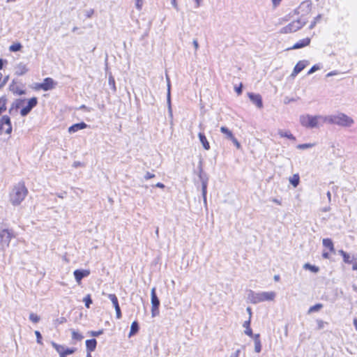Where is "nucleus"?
Segmentation results:
<instances>
[{
  "mask_svg": "<svg viewBox=\"0 0 357 357\" xmlns=\"http://www.w3.org/2000/svg\"><path fill=\"white\" fill-rule=\"evenodd\" d=\"M307 22V18H299L289 23L288 25L282 28L280 32L282 33H289L295 32L301 29Z\"/></svg>",
  "mask_w": 357,
  "mask_h": 357,
  "instance_id": "5",
  "label": "nucleus"
},
{
  "mask_svg": "<svg viewBox=\"0 0 357 357\" xmlns=\"http://www.w3.org/2000/svg\"><path fill=\"white\" fill-rule=\"evenodd\" d=\"M307 65V61H298L296 64L291 76L296 77L300 72H301L306 67Z\"/></svg>",
  "mask_w": 357,
  "mask_h": 357,
  "instance_id": "14",
  "label": "nucleus"
},
{
  "mask_svg": "<svg viewBox=\"0 0 357 357\" xmlns=\"http://www.w3.org/2000/svg\"><path fill=\"white\" fill-rule=\"evenodd\" d=\"M259 337V334H255L253 337L255 342V351L256 353H260L261 351V344Z\"/></svg>",
  "mask_w": 357,
  "mask_h": 357,
  "instance_id": "23",
  "label": "nucleus"
},
{
  "mask_svg": "<svg viewBox=\"0 0 357 357\" xmlns=\"http://www.w3.org/2000/svg\"><path fill=\"white\" fill-rule=\"evenodd\" d=\"M167 102L168 105V111H169V116L171 117H172V107H171V92H170L171 85H170V82H169V79L167 76Z\"/></svg>",
  "mask_w": 357,
  "mask_h": 357,
  "instance_id": "19",
  "label": "nucleus"
},
{
  "mask_svg": "<svg viewBox=\"0 0 357 357\" xmlns=\"http://www.w3.org/2000/svg\"><path fill=\"white\" fill-rule=\"evenodd\" d=\"M115 311H116V318L120 319L121 317V308L118 307V308L115 309Z\"/></svg>",
  "mask_w": 357,
  "mask_h": 357,
  "instance_id": "56",
  "label": "nucleus"
},
{
  "mask_svg": "<svg viewBox=\"0 0 357 357\" xmlns=\"http://www.w3.org/2000/svg\"><path fill=\"white\" fill-rule=\"evenodd\" d=\"M317 328L319 330L324 328V325L326 324L324 321H322V320H317Z\"/></svg>",
  "mask_w": 357,
  "mask_h": 357,
  "instance_id": "51",
  "label": "nucleus"
},
{
  "mask_svg": "<svg viewBox=\"0 0 357 357\" xmlns=\"http://www.w3.org/2000/svg\"><path fill=\"white\" fill-rule=\"evenodd\" d=\"M89 333L92 337H98L103 333V330H99L97 331H91Z\"/></svg>",
  "mask_w": 357,
  "mask_h": 357,
  "instance_id": "46",
  "label": "nucleus"
},
{
  "mask_svg": "<svg viewBox=\"0 0 357 357\" xmlns=\"http://www.w3.org/2000/svg\"><path fill=\"white\" fill-rule=\"evenodd\" d=\"M199 139L200 142L202 143L204 149L205 150H209L210 149V144L207 141V139L205 136V135L202 132H199L198 135Z\"/></svg>",
  "mask_w": 357,
  "mask_h": 357,
  "instance_id": "22",
  "label": "nucleus"
},
{
  "mask_svg": "<svg viewBox=\"0 0 357 357\" xmlns=\"http://www.w3.org/2000/svg\"><path fill=\"white\" fill-rule=\"evenodd\" d=\"M275 7L280 4L281 0H271Z\"/></svg>",
  "mask_w": 357,
  "mask_h": 357,
  "instance_id": "62",
  "label": "nucleus"
},
{
  "mask_svg": "<svg viewBox=\"0 0 357 357\" xmlns=\"http://www.w3.org/2000/svg\"><path fill=\"white\" fill-rule=\"evenodd\" d=\"M87 126L88 125L84 122L75 123L68 128V132L69 133H75L79 130L86 128Z\"/></svg>",
  "mask_w": 357,
  "mask_h": 357,
  "instance_id": "16",
  "label": "nucleus"
},
{
  "mask_svg": "<svg viewBox=\"0 0 357 357\" xmlns=\"http://www.w3.org/2000/svg\"><path fill=\"white\" fill-rule=\"evenodd\" d=\"M96 345H97V341L96 339L93 338V339L87 340L86 341V347L87 352L93 351L96 348Z\"/></svg>",
  "mask_w": 357,
  "mask_h": 357,
  "instance_id": "20",
  "label": "nucleus"
},
{
  "mask_svg": "<svg viewBox=\"0 0 357 357\" xmlns=\"http://www.w3.org/2000/svg\"><path fill=\"white\" fill-rule=\"evenodd\" d=\"M292 101H295V99H294V98L289 99L287 97H286V98H284V103H285V104H288V103H289V102H292Z\"/></svg>",
  "mask_w": 357,
  "mask_h": 357,
  "instance_id": "61",
  "label": "nucleus"
},
{
  "mask_svg": "<svg viewBox=\"0 0 357 357\" xmlns=\"http://www.w3.org/2000/svg\"><path fill=\"white\" fill-rule=\"evenodd\" d=\"M56 83L51 77H46L42 83L37 85V89H43L45 91L51 90L55 87Z\"/></svg>",
  "mask_w": 357,
  "mask_h": 357,
  "instance_id": "11",
  "label": "nucleus"
},
{
  "mask_svg": "<svg viewBox=\"0 0 357 357\" xmlns=\"http://www.w3.org/2000/svg\"><path fill=\"white\" fill-rule=\"evenodd\" d=\"M311 8V1H304L299 5V6L297 8L294 10V13L296 15H300V18H307L306 15H307L310 13Z\"/></svg>",
  "mask_w": 357,
  "mask_h": 357,
  "instance_id": "7",
  "label": "nucleus"
},
{
  "mask_svg": "<svg viewBox=\"0 0 357 357\" xmlns=\"http://www.w3.org/2000/svg\"><path fill=\"white\" fill-rule=\"evenodd\" d=\"M25 99H16L12 104L11 107L9 109V113L12 114L13 109H17L22 107L25 102Z\"/></svg>",
  "mask_w": 357,
  "mask_h": 357,
  "instance_id": "21",
  "label": "nucleus"
},
{
  "mask_svg": "<svg viewBox=\"0 0 357 357\" xmlns=\"http://www.w3.org/2000/svg\"><path fill=\"white\" fill-rule=\"evenodd\" d=\"M151 307H156L160 306V300L156 295L155 287L152 288L151 291Z\"/></svg>",
  "mask_w": 357,
  "mask_h": 357,
  "instance_id": "18",
  "label": "nucleus"
},
{
  "mask_svg": "<svg viewBox=\"0 0 357 357\" xmlns=\"http://www.w3.org/2000/svg\"><path fill=\"white\" fill-rule=\"evenodd\" d=\"M76 351V349L75 348H65L64 347V351H63V353L64 354H66V356L67 355H70V354H73Z\"/></svg>",
  "mask_w": 357,
  "mask_h": 357,
  "instance_id": "45",
  "label": "nucleus"
},
{
  "mask_svg": "<svg viewBox=\"0 0 357 357\" xmlns=\"http://www.w3.org/2000/svg\"><path fill=\"white\" fill-rule=\"evenodd\" d=\"M155 177V174L149 172H147L145 175H144V178L146 180H149L150 178H154Z\"/></svg>",
  "mask_w": 357,
  "mask_h": 357,
  "instance_id": "54",
  "label": "nucleus"
},
{
  "mask_svg": "<svg viewBox=\"0 0 357 357\" xmlns=\"http://www.w3.org/2000/svg\"><path fill=\"white\" fill-rule=\"evenodd\" d=\"M303 268L305 269L310 270L313 273H317L319 270V267L314 265H311L310 264H305Z\"/></svg>",
  "mask_w": 357,
  "mask_h": 357,
  "instance_id": "38",
  "label": "nucleus"
},
{
  "mask_svg": "<svg viewBox=\"0 0 357 357\" xmlns=\"http://www.w3.org/2000/svg\"><path fill=\"white\" fill-rule=\"evenodd\" d=\"M71 333H72V339L77 341H81L84 337L83 335L79 333V332L75 331L74 329H71Z\"/></svg>",
  "mask_w": 357,
  "mask_h": 357,
  "instance_id": "34",
  "label": "nucleus"
},
{
  "mask_svg": "<svg viewBox=\"0 0 357 357\" xmlns=\"http://www.w3.org/2000/svg\"><path fill=\"white\" fill-rule=\"evenodd\" d=\"M0 124L2 128V132H4L6 134L10 135L12 132V125L10 118L4 115L0 119Z\"/></svg>",
  "mask_w": 357,
  "mask_h": 357,
  "instance_id": "10",
  "label": "nucleus"
},
{
  "mask_svg": "<svg viewBox=\"0 0 357 357\" xmlns=\"http://www.w3.org/2000/svg\"><path fill=\"white\" fill-rule=\"evenodd\" d=\"M155 187H157V188H165V185L162 183H157L155 185Z\"/></svg>",
  "mask_w": 357,
  "mask_h": 357,
  "instance_id": "60",
  "label": "nucleus"
},
{
  "mask_svg": "<svg viewBox=\"0 0 357 357\" xmlns=\"http://www.w3.org/2000/svg\"><path fill=\"white\" fill-rule=\"evenodd\" d=\"M11 230L7 229H0V250H4L8 247L11 238L13 237Z\"/></svg>",
  "mask_w": 357,
  "mask_h": 357,
  "instance_id": "6",
  "label": "nucleus"
},
{
  "mask_svg": "<svg viewBox=\"0 0 357 357\" xmlns=\"http://www.w3.org/2000/svg\"><path fill=\"white\" fill-rule=\"evenodd\" d=\"M108 298L112 301L115 309L120 307L118 298L115 294H107Z\"/></svg>",
  "mask_w": 357,
  "mask_h": 357,
  "instance_id": "30",
  "label": "nucleus"
},
{
  "mask_svg": "<svg viewBox=\"0 0 357 357\" xmlns=\"http://www.w3.org/2000/svg\"><path fill=\"white\" fill-rule=\"evenodd\" d=\"M28 190L22 182H20L13 188L10 192V202L13 206H18L27 195Z\"/></svg>",
  "mask_w": 357,
  "mask_h": 357,
  "instance_id": "2",
  "label": "nucleus"
},
{
  "mask_svg": "<svg viewBox=\"0 0 357 357\" xmlns=\"http://www.w3.org/2000/svg\"><path fill=\"white\" fill-rule=\"evenodd\" d=\"M231 141L233 142V144H234V146L236 147V149H241V144L239 143V142L237 140V139L234 137Z\"/></svg>",
  "mask_w": 357,
  "mask_h": 357,
  "instance_id": "49",
  "label": "nucleus"
},
{
  "mask_svg": "<svg viewBox=\"0 0 357 357\" xmlns=\"http://www.w3.org/2000/svg\"><path fill=\"white\" fill-rule=\"evenodd\" d=\"M220 131L225 135V138L227 139L231 140L234 137L232 132L230 130H229L227 127L222 126L220 128Z\"/></svg>",
  "mask_w": 357,
  "mask_h": 357,
  "instance_id": "28",
  "label": "nucleus"
},
{
  "mask_svg": "<svg viewBox=\"0 0 357 357\" xmlns=\"http://www.w3.org/2000/svg\"><path fill=\"white\" fill-rule=\"evenodd\" d=\"M239 354H240V350L238 349L235 351V353L234 354H232L230 357H238L239 356Z\"/></svg>",
  "mask_w": 357,
  "mask_h": 357,
  "instance_id": "64",
  "label": "nucleus"
},
{
  "mask_svg": "<svg viewBox=\"0 0 357 357\" xmlns=\"http://www.w3.org/2000/svg\"><path fill=\"white\" fill-rule=\"evenodd\" d=\"M76 282L80 284L82 280L90 275V271L86 269H77L73 273Z\"/></svg>",
  "mask_w": 357,
  "mask_h": 357,
  "instance_id": "12",
  "label": "nucleus"
},
{
  "mask_svg": "<svg viewBox=\"0 0 357 357\" xmlns=\"http://www.w3.org/2000/svg\"><path fill=\"white\" fill-rule=\"evenodd\" d=\"M35 335L36 336V342L38 344H43V342H42V335L41 333L38 331H35Z\"/></svg>",
  "mask_w": 357,
  "mask_h": 357,
  "instance_id": "44",
  "label": "nucleus"
},
{
  "mask_svg": "<svg viewBox=\"0 0 357 357\" xmlns=\"http://www.w3.org/2000/svg\"><path fill=\"white\" fill-rule=\"evenodd\" d=\"M248 96L251 102L255 104L258 108L263 107V102L261 96L259 94L254 93H248Z\"/></svg>",
  "mask_w": 357,
  "mask_h": 357,
  "instance_id": "13",
  "label": "nucleus"
},
{
  "mask_svg": "<svg viewBox=\"0 0 357 357\" xmlns=\"http://www.w3.org/2000/svg\"><path fill=\"white\" fill-rule=\"evenodd\" d=\"M235 91L238 95H241L243 91V85L241 84L238 86L235 87Z\"/></svg>",
  "mask_w": 357,
  "mask_h": 357,
  "instance_id": "52",
  "label": "nucleus"
},
{
  "mask_svg": "<svg viewBox=\"0 0 357 357\" xmlns=\"http://www.w3.org/2000/svg\"><path fill=\"white\" fill-rule=\"evenodd\" d=\"M323 245L328 248L331 252H335L333 243L331 238H324L322 241Z\"/></svg>",
  "mask_w": 357,
  "mask_h": 357,
  "instance_id": "24",
  "label": "nucleus"
},
{
  "mask_svg": "<svg viewBox=\"0 0 357 357\" xmlns=\"http://www.w3.org/2000/svg\"><path fill=\"white\" fill-rule=\"evenodd\" d=\"M299 121L301 126L306 128H319L325 123V116L303 114L300 116Z\"/></svg>",
  "mask_w": 357,
  "mask_h": 357,
  "instance_id": "3",
  "label": "nucleus"
},
{
  "mask_svg": "<svg viewBox=\"0 0 357 357\" xmlns=\"http://www.w3.org/2000/svg\"><path fill=\"white\" fill-rule=\"evenodd\" d=\"M278 133L281 137H287L289 139L294 140V141L296 140L295 137L289 131L278 130Z\"/></svg>",
  "mask_w": 357,
  "mask_h": 357,
  "instance_id": "27",
  "label": "nucleus"
},
{
  "mask_svg": "<svg viewBox=\"0 0 357 357\" xmlns=\"http://www.w3.org/2000/svg\"><path fill=\"white\" fill-rule=\"evenodd\" d=\"M7 98L5 96L0 98V114L6 109Z\"/></svg>",
  "mask_w": 357,
  "mask_h": 357,
  "instance_id": "33",
  "label": "nucleus"
},
{
  "mask_svg": "<svg viewBox=\"0 0 357 357\" xmlns=\"http://www.w3.org/2000/svg\"><path fill=\"white\" fill-rule=\"evenodd\" d=\"M322 307H323V305L321 303H317L316 305L311 306L309 308L307 313L311 314L314 312H317V311L320 310Z\"/></svg>",
  "mask_w": 357,
  "mask_h": 357,
  "instance_id": "36",
  "label": "nucleus"
},
{
  "mask_svg": "<svg viewBox=\"0 0 357 357\" xmlns=\"http://www.w3.org/2000/svg\"><path fill=\"white\" fill-rule=\"evenodd\" d=\"M320 69V67L319 65H314L310 70L309 71L307 72V74L308 75H311L312 73H314L315 71L318 70Z\"/></svg>",
  "mask_w": 357,
  "mask_h": 357,
  "instance_id": "48",
  "label": "nucleus"
},
{
  "mask_svg": "<svg viewBox=\"0 0 357 357\" xmlns=\"http://www.w3.org/2000/svg\"><path fill=\"white\" fill-rule=\"evenodd\" d=\"M93 13H94L93 9L87 10H86V17L87 18H90V17H91V16L93 15Z\"/></svg>",
  "mask_w": 357,
  "mask_h": 357,
  "instance_id": "55",
  "label": "nucleus"
},
{
  "mask_svg": "<svg viewBox=\"0 0 357 357\" xmlns=\"http://www.w3.org/2000/svg\"><path fill=\"white\" fill-rule=\"evenodd\" d=\"M310 43V38H305L302 40H300L297 43H296L291 48L290 50H296L305 47L307 45H309Z\"/></svg>",
  "mask_w": 357,
  "mask_h": 357,
  "instance_id": "15",
  "label": "nucleus"
},
{
  "mask_svg": "<svg viewBox=\"0 0 357 357\" xmlns=\"http://www.w3.org/2000/svg\"><path fill=\"white\" fill-rule=\"evenodd\" d=\"M321 15H317V16L314 19V21L311 22V24H310V25L309 28H310V29H312L315 26V25H316V24L317 23V22H319V21L321 20Z\"/></svg>",
  "mask_w": 357,
  "mask_h": 357,
  "instance_id": "43",
  "label": "nucleus"
},
{
  "mask_svg": "<svg viewBox=\"0 0 357 357\" xmlns=\"http://www.w3.org/2000/svg\"><path fill=\"white\" fill-rule=\"evenodd\" d=\"M9 90L10 91H12L13 93H15L17 95H24L26 93V91L24 90L19 89L18 86H16L14 84H10Z\"/></svg>",
  "mask_w": 357,
  "mask_h": 357,
  "instance_id": "29",
  "label": "nucleus"
},
{
  "mask_svg": "<svg viewBox=\"0 0 357 357\" xmlns=\"http://www.w3.org/2000/svg\"><path fill=\"white\" fill-rule=\"evenodd\" d=\"M325 123L349 128L354 123V121L351 117L344 113L338 112L337 114L325 116Z\"/></svg>",
  "mask_w": 357,
  "mask_h": 357,
  "instance_id": "1",
  "label": "nucleus"
},
{
  "mask_svg": "<svg viewBox=\"0 0 357 357\" xmlns=\"http://www.w3.org/2000/svg\"><path fill=\"white\" fill-rule=\"evenodd\" d=\"M52 345L59 354H61L63 352L64 346L58 344L54 342H52Z\"/></svg>",
  "mask_w": 357,
  "mask_h": 357,
  "instance_id": "39",
  "label": "nucleus"
},
{
  "mask_svg": "<svg viewBox=\"0 0 357 357\" xmlns=\"http://www.w3.org/2000/svg\"><path fill=\"white\" fill-rule=\"evenodd\" d=\"M8 79H9V76L8 75L6 76L3 78V81L0 84V89L6 84L7 82L8 81Z\"/></svg>",
  "mask_w": 357,
  "mask_h": 357,
  "instance_id": "53",
  "label": "nucleus"
},
{
  "mask_svg": "<svg viewBox=\"0 0 357 357\" xmlns=\"http://www.w3.org/2000/svg\"><path fill=\"white\" fill-rule=\"evenodd\" d=\"M83 301L85 303L86 307L89 308L91 304L92 303V300L91 298L90 295L89 294L86 297H84Z\"/></svg>",
  "mask_w": 357,
  "mask_h": 357,
  "instance_id": "42",
  "label": "nucleus"
},
{
  "mask_svg": "<svg viewBox=\"0 0 357 357\" xmlns=\"http://www.w3.org/2000/svg\"><path fill=\"white\" fill-rule=\"evenodd\" d=\"M339 254L342 256L344 262L347 264H351L352 262V261L351 260V257L347 252H344L342 250H340Z\"/></svg>",
  "mask_w": 357,
  "mask_h": 357,
  "instance_id": "31",
  "label": "nucleus"
},
{
  "mask_svg": "<svg viewBox=\"0 0 357 357\" xmlns=\"http://www.w3.org/2000/svg\"><path fill=\"white\" fill-rule=\"evenodd\" d=\"M275 297L273 291L255 292L250 290L248 294V299L250 303L257 304L266 301H273Z\"/></svg>",
  "mask_w": 357,
  "mask_h": 357,
  "instance_id": "4",
  "label": "nucleus"
},
{
  "mask_svg": "<svg viewBox=\"0 0 357 357\" xmlns=\"http://www.w3.org/2000/svg\"><path fill=\"white\" fill-rule=\"evenodd\" d=\"M28 68L26 65L24 63H20L15 66V75L20 76L24 75L28 72Z\"/></svg>",
  "mask_w": 357,
  "mask_h": 357,
  "instance_id": "17",
  "label": "nucleus"
},
{
  "mask_svg": "<svg viewBox=\"0 0 357 357\" xmlns=\"http://www.w3.org/2000/svg\"><path fill=\"white\" fill-rule=\"evenodd\" d=\"M143 1L142 0H136L135 6L136 8L140 10L142 8Z\"/></svg>",
  "mask_w": 357,
  "mask_h": 357,
  "instance_id": "50",
  "label": "nucleus"
},
{
  "mask_svg": "<svg viewBox=\"0 0 357 357\" xmlns=\"http://www.w3.org/2000/svg\"><path fill=\"white\" fill-rule=\"evenodd\" d=\"M159 314V307H151V316L155 317Z\"/></svg>",
  "mask_w": 357,
  "mask_h": 357,
  "instance_id": "47",
  "label": "nucleus"
},
{
  "mask_svg": "<svg viewBox=\"0 0 357 357\" xmlns=\"http://www.w3.org/2000/svg\"><path fill=\"white\" fill-rule=\"evenodd\" d=\"M38 104V99L36 97H33L28 100L27 105L22 107L20 110V114L22 116H26L29 114L33 107Z\"/></svg>",
  "mask_w": 357,
  "mask_h": 357,
  "instance_id": "9",
  "label": "nucleus"
},
{
  "mask_svg": "<svg viewBox=\"0 0 357 357\" xmlns=\"http://www.w3.org/2000/svg\"><path fill=\"white\" fill-rule=\"evenodd\" d=\"M338 74V72L336 71V70H333V71H331L330 73H328L327 75H326V77H331V76H333V75H336Z\"/></svg>",
  "mask_w": 357,
  "mask_h": 357,
  "instance_id": "58",
  "label": "nucleus"
},
{
  "mask_svg": "<svg viewBox=\"0 0 357 357\" xmlns=\"http://www.w3.org/2000/svg\"><path fill=\"white\" fill-rule=\"evenodd\" d=\"M250 321L251 320L248 319L247 321H245L243 324V326L245 328V334H246L247 335L251 337H253L255 335H253V333H252V331L250 328Z\"/></svg>",
  "mask_w": 357,
  "mask_h": 357,
  "instance_id": "25",
  "label": "nucleus"
},
{
  "mask_svg": "<svg viewBox=\"0 0 357 357\" xmlns=\"http://www.w3.org/2000/svg\"><path fill=\"white\" fill-rule=\"evenodd\" d=\"M22 47V45L20 43H13V45H11L9 47V50L10 52H17V51H20L21 50Z\"/></svg>",
  "mask_w": 357,
  "mask_h": 357,
  "instance_id": "37",
  "label": "nucleus"
},
{
  "mask_svg": "<svg viewBox=\"0 0 357 357\" xmlns=\"http://www.w3.org/2000/svg\"><path fill=\"white\" fill-rule=\"evenodd\" d=\"M199 177L200 178V181L202 182V194L203 197V200L204 205H207L206 202V193H207V184H208V177L206 174H203V171L202 169H200Z\"/></svg>",
  "mask_w": 357,
  "mask_h": 357,
  "instance_id": "8",
  "label": "nucleus"
},
{
  "mask_svg": "<svg viewBox=\"0 0 357 357\" xmlns=\"http://www.w3.org/2000/svg\"><path fill=\"white\" fill-rule=\"evenodd\" d=\"M300 177L298 174H294L292 177L290 178L289 182L294 187H297L299 184Z\"/></svg>",
  "mask_w": 357,
  "mask_h": 357,
  "instance_id": "32",
  "label": "nucleus"
},
{
  "mask_svg": "<svg viewBox=\"0 0 357 357\" xmlns=\"http://www.w3.org/2000/svg\"><path fill=\"white\" fill-rule=\"evenodd\" d=\"M246 311L248 312V313L249 314V319H248L251 320L252 309L250 307H248L247 309H246Z\"/></svg>",
  "mask_w": 357,
  "mask_h": 357,
  "instance_id": "59",
  "label": "nucleus"
},
{
  "mask_svg": "<svg viewBox=\"0 0 357 357\" xmlns=\"http://www.w3.org/2000/svg\"><path fill=\"white\" fill-rule=\"evenodd\" d=\"M139 329V324L137 321H134L131 324L130 331L129 333V337H132L138 333Z\"/></svg>",
  "mask_w": 357,
  "mask_h": 357,
  "instance_id": "26",
  "label": "nucleus"
},
{
  "mask_svg": "<svg viewBox=\"0 0 357 357\" xmlns=\"http://www.w3.org/2000/svg\"><path fill=\"white\" fill-rule=\"evenodd\" d=\"M29 319L33 323H38L40 320V317L35 313L29 314Z\"/></svg>",
  "mask_w": 357,
  "mask_h": 357,
  "instance_id": "40",
  "label": "nucleus"
},
{
  "mask_svg": "<svg viewBox=\"0 0 357 357\" xmlns=\"http://www.w3.org/2000/svg\"><path fill=\"white\" fill-rule=\"evenodd\" d=\"M192 44L194 45V47L195 49V51H197L199 49V43L197 39H194L192 41Z\"/></svg>",
  "mask_w": 357,
  "mask_h": 357,
  "instance_id": "57",
  "label": "nucleus"
},
{
  "mask_svg": "<svg viewBox=\"0 0 357 357\" xmlns=\"http://www.w3.org/2000/svg\"><path fill=\"white\" fill-rule=\"evenodd\" d=\"M108 82H109V85L111 87L112 90L114 92H116V87L115 80H114V77L112 76V75L111 73L109 75Z\"/></svg>",
  "mask_w": 357,
  "mask_h": 357,
  "instance_id": "35",
  "label": "nucleus"
},
{
  "mask_svg": "<svg viewBox=\"0 0 357 357\" xmlns=\"http://www.w3.org/2000/svg\"><path fill=\"white\" fill-rule=\"evenodd\" d=\"M314 146L313 144H310V143H307V144H298L296 148L298 149H301V150H303V149H310V148H312V146Z\"/></svg>",
  "mask_w": 357,
  "mask_h": 357,
  "instance_id": "41",
  "label": "nucleus"
},
{
  "mask_svg": "<svg viewBox=\"0 0 357 357\" xmlns=\"http://www.w3.org/2000/svg\"><path fill=\"white\" fill-rule=\"evenodd\" d=\"M172 6H174V8L178 10V5H177V3H176V0H172Z\"/></svg>",
  "mask_w": 357,
  "mask_h": 357,
  "instance_id": "63",
  "label": "nucleus"
}]
</instances>
